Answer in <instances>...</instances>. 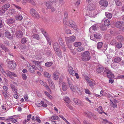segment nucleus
Returning a JSON list of instances; mask_svg holds the SVG:
<instances>
[{
    "label": "nucleus",
    "instance_id": "f257e3e1",
    "mask_svg": "<svg viewBox=\"0 0 124 124\" xmlns=\"http://www.w3.org/2000/svg\"><path fill=\"white\" fill-rule=\"evenodd\" d=\"M81 59L83 61H86L90 60L91 56L88 51H85L81 54Z\"/></svg>",
    "mask_w": 124,
    "mask_h": 124
},
{
    "label": "nucleus",
    "instance_id": "f03ea898",
    "mask_svg": "<svg viewBox=\"0 0 124 124\" xmlns=\"http://www.w3.org/2000/svg\"><path fill=\"white\" fill-rule=\"evenodd\" d=\"M6 62L8 64V66L10 69H14L16 68V65L15 62L10 61L9 60H7Z\"/></svg>",
    "mask_w": 124,
    "mask_h": 124
},
{
    "label": "nucleus",
    "instance_id": "7ed1b4c3",
    "mask_svg": "<svg viewBox=\"0 0 124 124\" xmlns=\"http://www.w3.org/2000/svg\"><path fill=\"white\" fill-rule=\"evenodd\" d=\"M30 12L31 14L34 18L38 19L39 17V16L38 13L34 9L31 8L30 10Z\"/></svg>",
    "mask_w": 124,
    "mask_h": 124
},
{
    "label": "nucleus",
    "instance_id": "20e7f679",
    "mask_svg": "<svg viewBox=\"0 0 124 124\" xmlns=\"http://www.w3.org/2000/svg\"><path fill=\"white\" fill-rule=\"evenodd\" d=\"M2 73L4 74H6L11 79H13V78L12 77V76H13L15 77H17L16 74H15L14 73L11 72L10 71L8 70H7L5 71H3V72H2Z\"/></svg>",
    "mask_w": 124,
    "mask_h": 124
},
{
    "label": "nucleus",
    "instance_id": "39448f33",
    "mask_svg": "<svg viewBox=\"0 0 124 124\" xmlns=\"http://www.w3.org/2000/svg\"><path fill=\"white\" fill-rule=\"evenodd\" d=\"M104 73L107 74V76L109 78H112L114 77L113 74L107 68H105Z\"/></svg>",
    "mask_w": 124,
    "mask_h": 124
},
{
    "label": "nucleus",
    "instance_id": "423d86ee",
    "mask_svg": "<svg viewBox=\"0 0 124 124\" xmlns=\"http://www.w3.org/2000/svg\"><path fill=\"white\" fill-rule=\"evenodd\" d=\"M99 4L101 7H106L108 5V2L106 0H100L99 2Z\"/></svg>",
    "mask_w": 124,
    "mask_h": 124
},
{
    "label": "nucleus",
    "instance_id": "0eeeda50",
    "mask_svg": "<svg viewBox=\"0 0 124 124\" xmlns=\"http://www.w3.org/2000/svg\"><path fill=\"white\" fill-rule=\"evenodd\" d=\"M66 24L69 26L75 29L76 28V25L74 22L71 20H69L67 22Z\"/></svg>",
    "mask_w": 124,
    "mask_h": 124
},
{
    "label": "nucleus",
    "instance_id": "6e6552de",
    "mask_svg": "<svg viewBox=\"0 0 124 124\" xmlns=\"http://www.w3.org/2000/svg\"><path fill=\"white\" fill-rule=\"evenodd\" d=\"M75 39V37L74 36H72L70 37L66 38V41L67 44L69 43L73 42Z\"/></svg>",
    "mask_w": 124,
    "mask_h": 124
},
{
    "label": "nucleus",
    "instance_id": "1a4fd4ad",
    "mask_svg": "<svg viewBox=\"0 0 124 124\" xmlns=\"http://www.w3.org/2000/svg\"><path fill=\"white\" fill-rule=\"evenodd\" d=\"M124 25V23L121 21H118L115 23V26L117 28H119Z\"/></svg>",
    "mask_w": 124,
    "mask_h": 124
},
{
    "label": "nucleus",
    "instance_id": "9d476101",
    "mask_svg": "<svg viewBox=\"0 0 124 124\" xmlns=\"http://www.w3.org/2000/svg\"><path fill=\"white\" fill-rule=\"evenodd\" d=\"M96 4H95L91 3L89 5H88L87 9L90 10H91L94 9L96 7Z\"/></svg>",
    "mask_w": 124,
    "mask_h": 124
},
{
    "label": "nucleus",
    "instance_id": "9b49d317",
    "mask_svg": "<svg viewBox=\"0 0 124 124\" xmlns=\"http://www.w3.org/2000/svg\"><path fill=\"white\" fill-rule=\"evenodd\" d=\"M59 71L56 70L53 74V77L54 79L55 80H57L59 77Z\"/></svg>",
    "mask_w": 124,
    "mask_h": 124
},
{
    "label": "nucleus",
    "instance_id": "f8f14e48",
    "mask_svg": "<svg viewBox=\"0 0 124 124\" xmlns=\"http://www.w3.org/2000/svg\"><path fill=\"white\" fill-rule=\"evenodd\" d=\"M23 33L22 32L20 31H18L16 34V37L18 39H20L22 37Z\"/></svg>",
    "mask_w": 124,
    "mask_h": 124
},
{
    "label": "nucleus",
    "instance_id": "ddd939ff",
    "mask_svg": "<svg viewBox=\"0 0 124 124\" xmlns=\"http://www.w3.org/2000/svg\"><path fill=\"white\" fill-rule=\"evenodd\" d=\"M68 70L70 74L74 76V71L73 68L71 66L69 65L68 66Z\"/></svg>",
    "mask_w": 124,
    "mask_h": 124
},
{
    "label": "nucleus",
    "instance_id": "4468645a",
    "mask_svg": "<svg viewBox=\"0 0 124 124\" xmlns=\"http://www.w3.org/2000/svg\"><path fill=\"white\" fill-rule=\"evenodd\" d=\"M104 70L103 67L100 65H99L96 68V71L98 73H101Z\"/></svg>",
    "mask_w": 124,
    "mask_h": 124
},
{
    "label": "nucleus",
    "instance_id": "2eb2a0df",
    "mask_svg": "<svg viewBox=\"0 0 124 124\" xmlns=\"http://www.w3.org/2000/svg\"><path fill=\"white\" fill-rule=\"evenodd\" d=\"M59 42L60 44L62 46L64 51H65L66 49L64 44V43L62 41V39L61 38H59Z\"/></svg>",
    "mask_w": 124,
    "mask_h": 124
},
{
    "label": "nucleus",
    "instance_id": "dca6fc26",
    "mask_svg": "<svg viewBox=\"0 0 124 124\" xmlns=\"http://www.w3.org/2000/svg\"><path fill=\"white\" fill-rule=\"evenodd\" d=\"M5 35L6 37L10 39H13V36L11 35L9 32L6 31L5 33Z\"/></svg>",
    "mask_w": 124,
    "mask_h": 124
},
{
    "label": "nucleus",
    "instance_id": "f3484780",
    "mask_svg": "<svg viewBox=\"0 0 124 124\" xmlns=\"http://www.w3.org/2000/svg\"><path fill=\"white\" fill-rule=\"evenodd\" d=\"M32 67H33V68L32 69H34L36 70H38L40 71H42L43 70L42 68L41 67L39 64L38 65H37V66L33 65L32 66Z\"/></svg>",
    "mask_w": 124,
    "mask_h": 124
},
{
    "label": "nucleus",
    "instance_id": "a211bd4d",
    "mask_svg": "<svg viewBox=\"0 0 124 124\" xmlns=\"http://www.w3.org/2000/svg\"><path fill=\"white\" fill-rule=\"evenodd\" d=\"M102 22H104V25L105 26H109L110 23L109 20L108 19L104 20L103 19L102 20Z\"/></svg>",
    "mask_w": 124,
    "mask_h": 124
},
{
    "label": "nucleus",
    "instance_id": "6ab92c4d",
    "mask_svg": "<svg viewBox=\"0 0 124 124\" xmlns=\"http://www.w3.org/2000/svg\"><path fill=\"white\" fill-rule=\"evenodd\" d=\"M62 89L64 91H66L67 89V84L65 82H63L62 83Z\"/></svg>",
    "mask_w": 124,
    "mask_h": 124
},
{
    "label": "nucleus",
    "instance_id": "aec40b11",
    "mask_svg": "<svg viewBox=\"0 0 124 124\" xmlns=\"http://www.w3.org/2000/svg\"><path fill=\"white\" fill-rule=\"evenodd\" d=\"M15 20L14 19L10 18L8 19L7 21V23L8 24H12L14 23Z\"/></svg>",
    "mask_w": 124,
    "mask_h": 124
},
{
    "label": "nucleus",
    "instance_id": "412c9836",
    "mask_svg": "<svg viewBox=\"0 0 124 124\" xmlns=\"http://www.w3.org/2000/svg\"><path fill=\"white\" fill-rule=\"evenodd\" d=\"M73 101L75 103L78 105H80L81 103V101L76 98L73 99Z\"/></svg>",
    "mask_w": 124,
    "mask_h": 124
},
{
    "label": "nucleus",
    "instance_id": "4be33fe9",
    "mask_svg": "<svg viewBox=\"0 0 124 124\" xmlns=\"http://www.w3.org/2000/svg\"><path fill=\"white\" fill-rule=\"evenodd\" d=\"M41 30L42 32V33L43 34L45 37H46L47 40L48 41L49 38L48 37L46 33V31H44V30L43 29H41Z\"/></svg>",
    "mask_w": 124,
    "mask_h": 124
},
{
    "label": "nucleus",
    "instance_id": "5701e85b",
    "mask_svg": "<svg viewBox=\"0 0 124 124\" xmlns=\"http://www.w3.org/2000/svg\"><path fill=\"white\" fill-rule=\"evenodd\" d=\"M105 15L107 18L108 19H110L112 17V15L111 13L108 12H106Z\"/></svg>",
    "mask_w": 124,
    "mask_h": 124
},
{
    "label": "nucleus",
    "instance_id": "b1692460",
    "mask_svg": "<svg viewBox=\"0 0 124 124\" xmlns=\"http://www.w3.org/2000/svg\"><path fill=\"white\" fill-rule=\"evenodd\" d=\"M59 119V118L57 116L55 115H53L50 119L51 120H57Z\"/></svg>",
    "mask_w": 124,
    "mask_h": 124
},
{
    "label": "nucleus",
    "instance_id": "393cba45",
    "mask_svg": "<svg viewBox=\"0 0 124 124\" xmlns=\"http://www.w3.org/2000/svg\"><path fill=\"white\" fill-rule=\"evenodd\" d=\"M94 37L97 39H100L101 38V35L99 33H95L94 35Z\"/></svg>",
    "mask_w": 124,
    "mask_h": 124
},
{
    "label": "nucleus",
    "instance_id": "a878e982",
    "mask_svg": "<svg viewBox=\"0 0 124 124\" xmlns=\"http://www.w3.org/2000/svg\"><path fill=\"white\" fill-rule=\"evenodd\" d=\"M122 60V58L119 57H118L115 58L114 60V62H116L118 63L120 62Z\"/></svg>",
    "mask_w": 124,
    "mask_h": 124
},
{
    "label": "nucleus",
    "instance_id": "bb28decb",
    "mask_svg": "<svg viewBox=\"0 0 124 124\" xmlns=\"http://www.w3.org/2000/svg\"><path fill=\"white\" fill-rule=\"evenodd\" d=\"M10 7V4H6L3 6L2 8L3 9H5V10H7Z\"/></svg>",
    "mask_w": 124,
    "mask_h": 124
},
{
    "label": "nucleus",
    "instance_id": "cd10ccee",
    "mask_svg": "<svg viewBox=\"0 0 124 124\" xmlns=\"http://www.w3.org/2000/svg\"><path fill=\"white\" fill-rule=\"evenodd\" d=\"M68 84L70 89L73 92H75V91L76 89L75 88H74V86L72 83H71L69 84Z\"/></svg>",
    "mask_w": 124,
    "mask_h": 124
},
{
    "label": "nucleus",
    "instance_id": "c85d7f7f",
    "mask_svg": "<svg viewBox=\"0 0 124 124\" xmlns=\"http://www.w3.org/2000/svg\"><path fill=\"white\" fill-rule=\"evenodd\" d=\"M46 3L47 8H50L51 7L52 3L51 1L47 2H46Z\"/></svg>",
    "mask_w": 124,
    "mask_h": 124
},
{
    "label": "nucleus",
    "instance_id": "c756f323",
    "mask_svg": "<svg viewBox=\"0 0 124 124\" xmlns=\"http://www.w3.org/2000/svg\"><path fill=\"white\" fill-rule=\"evenodd\" d=\"M84 48L82 46H79L77 48V51L78 52H81L84 51Z\"/></svg>",
    "mask_w": 124,
    "mask_h": 124
},
{
    "label": "nucleus",
    "instance_id": "7c9ffc66",
    "mask_svg": "<svg viewBox=\"0 0 124 124\" xmlns=\"http://www.w3.org/2000/svg\"><path fill=\"white\" fill-rule=\"evenodd\" d=\"M15 18L16 20H18L21 21L23 17L21 15H18L16 16Z\"/></svg>",
    "mask_w": 124,
    "mask_h": 124
},
{
    "label": "nucleus",
    "instance_id": "2f4dec72",
    "mask_svg": "<svg viewBox=\"0 0 124 124\" xmlns=\"http://www.w3.org/2000/svg\"><path fill=\"white\" fill-rule=\"evenodd\" d=\"M103 43L102 42H99L97 44V48L98 49L101 48L102 45Z\"/></svg>",
    "mask_w": 124,
    "mask_h": 124
},
{
    "label": "nucleus",
    "instance_id": "473e14b6",
    "mask_svg": "<svg viewBox=\"0 0 124 124\" xmlns=\"http://www.w3.org/2000/svg\"><path fill=\"white\" fill-rule=\"evenodd\" d=\"M64 101L66 103H69L70 102V100L69 98L67 96H65L64 98Z\"/></svg>",
    "mask_w": 124,
    "mask_h": 124
},
{
    "label": "nucleus",
    "instance_id": "72a5a7b5",
    "mask_svg": "<svg viewBox=\"0 0 124 124\" xmlns=\"http://www.w3.org/2000/svg\"><path fill=\"white\" fill-rule=\"evenodd\" d=\"M44 76L46 77L49 78L51 77V75L45 71L44 72Z\"/></svg>",
    "mask_w": 124,
    "mask_h": 124
},
{
    "label": "nucleus",
    "instance_id": "f704fd0d",
    "mask_svg": "<svg viewBox=\"0 0 124 124\" xmlns=\"http://www.w3.org/2000/svg\"><path fill=\"white\" fill-rule=\"evenodd\" d=\"M74 46L76 47H78V46H80L82 45V43L81 42H75L73 43Z\"/></svg>",
    "mask_w": 124,
    "mask_h": 124
},
{
    "label": "nucleus",
    "instance_id": "c9c22d12",
    "mask_svg": "<svg viewBox=\"0 0 124 124\" xmlns=\"http://www.w3.org/2000/svg\"><path fill=\"white\" fill-rule=\"evenodd\" d=\"M11 87L12 89L13 90V92H15L16 93H17V89H16L15 85L12 84L11 85Z\"/></svg>",
    "mask_w": 124,
    "mask_h": 124
},
{
    "label": "nucleus",
    "instance_id": "e433bc0d",
    "mask_svg": "<svg viewBox=\"0 0 124 124\" xmlns=\"http://www.w3.org/2000/svg\"><path fill=\"white\" fill-rule=\"evenodd\" d=\"M68 14L67 12H65L64 14V18L63 19V23H66V18L68 17Z\"/></svg>",
    "mask_w": 124,
    "mask_h": 124
},
{
    "label": "nucleus",
    "instance_id": "4c0bfd02",
    "mask_svg": "<svg viewBox=\"0 0 124 124\" xmlns=\"http://www.w3.org/2000/svg\"><path fill=\"white\" fill-rule=\"evenodd\" d=\"M116 47L118 48H120L122 47V45L120 42H119L116 44Z\"/></svg>",
    "mask_w": 124,
    "mask_h": 124
},
{
    "label": "nucleus",
    "instance_id": "58836bf2",
    "mask_svg": "<svg viewBox=\"0 0 124 124\" xmlns=\"http://www.w3.org/2000/svg\"><path fill=\"white\" fill-rule=\"evenodd\" d=\"M33 38L37 40H39V35L38 34H34L32 36Z\"/></svg>",
    "mask_w": 124,
    "mask_h": 124
},
{
    "label": "nucleus",
    "instance_id": "ea45409f",
    "mask_svg": "<svg viewBox=\"0 0 124 124\" xmlns=\"http://www.w3.org/2000/svg\"><path fill=\"white\" fill-rule=\"evenodd\" d=\"M100 29L102 31H104L107 29L106 27L103 24H101L100 25Z\"/></svg>",
    "mask_w": 124,
    "mask_h": 124
},
{
    "label": "nucleus",
    "instance_id": "a19ab883",
    "mask_svg": "<svg viewBox=\"0 0 124 124\" xmlns=\"http://www.w3.org/2000/svg\"><path fill=\"white\" fill-rule=\"evenodd\" d=\"M53 64V63L51 62H47L45 63V66L47 67H50Z\"/></svg>",
    "mask_w": 124,
    "mask_h": 124
},
{
    "label": "nucleus",
    "instance_id": "79ce46f5",
    "mask_svg": "<svg viewBox=\"0 0 124 124\" xmlns=\"http://www.w3.org/2000/svg\"><path fill=\"white\" fill-rule=\"evenodd\" d=\"M24 1L26 2H28L34 5H35V3L33 0H24Z\"/></svg>",
    "mask_w": 124,
    "mask_h": 124
},
{
    "label": "nucleus",
    "instance_id": "37998d69",
    "mask_svg": "<svg viewBox=\"0 0 124 124\" xmlns=\"http://www.w3.org/2000/svg\"><path fill=\"white\" fill-rule=\"evenodd\" d=\"M116 5L118 6H120L121 5V3L119 0H115Z\"/></svg>",
    "mask_w": 124,
    "mask_h": 124
},
{
    "label": "nucleus",
    "instance_id": "c03bdc74",
    "mask_svg": "<svg viewBox=\"0 0 124 124\" xmlns=\"http://www.w3.org/2000/svg\"><path fill=\"white\" fill-rule=\"evenodd\" d=\"M27 38H23L21 40V42L22 44H24L26 43L27 41Z\"/></svg>",
    "mask_w": 124,
    "mask_h": 124
},
{
    "label": "nucleus",
    "instance_id": "a18cd8bd",
    "mask_svg": "<svg viewBox=\"0 0 124 124\" xmlns=\"http://www.w3.org/2000/svg\"><path fill=\"white\" fill-rule=\"evenodd\" d=\"M53 47L54 49L56 48H59L60 47L58 44L57 43H55L54 44Z\"/></svg>",
    "mask_w": 124,
    "mask_h": 124
},
{
    "label": "nucleus",
    "instance_id": "49530a36",
    "mask_svg": "<svg viewBox=\"0 0 124 124\" xmlns=\"http://www.w3.org/2000/svg\"><path fill=\"white\" fill-rule=\"evenodd\" d=\"M116 38L118 40L121 41H122L124 39L123 37L121 35L117 36L116 37Z\"/></svg>",
    "mask_w": 124,
    "mask_h": 124
},
{
    "label": "nucleus",
    "instance_id": "de8ad7c7",
    "mask_svg": "<svg viewBox=\"0 0 124 124\" xmlns=\"http://www.w3.org/2000/svg\"><path fill=\"white\" fill-rule=\"evenodd\" d=\"M44 93L46 95L49 99H52L51 96L48 93L45 91H44Z\"/></svg>",
    "mask_w": 124,
    "mask_h": 124
},
{
    "label": "nucleus",
    "instance_id": "09e8293b",
    "mask_svg": "<svg viewBox=\"0 0 124 124\" xmlns=\"http://www.w3.org/2000/svg\"><path fill=\"white\" fill-rule=\"evenodd\" d=\"M33 67L32 66H30V67L29 68V71L30 72L32 73H34V72L33 69H32Z\"/></svg>",
    "mask_w": 124,
    "mask_h": 124
},
{
    "label": "nucleus",
    "instance_id": "8fccbe9b",
    "mask_svg": "<svg viewBox=\"0 0 124 124\" xmlns=\"http://www.w3.org/2000/svg\"><path fill=\"white\" fill-rule=\"evenodd\" d=\"M76 88H77V91L79 94L81 95L82 94V92L81 90H80L79 87L76 86Z\"/></svg>",
    "mask_w": 124,
    "mask_h": 124
},
{
    "label": "nucleus",
    "instance_id": "3c124183",
    "mask_svg": "<svg viewBox=\"0 0 124 124\" xmlns=\"http://www.w3.org/2000/svg\"><path fill=\"white\" fill-rule=\"evenodd\" d=\"M22 78L23 79L25 80L27 79V76L24 73H22Z\"/></svg>",
    "mask_w": 124,
    "mask_h": 124
},
{
    "label": "nucleus",
    "instance_id": "603ef678",
    "mask_svg": "<svg viewBox=\"0 0 124 124\" xmlns=\"http://www.w3.org/2000/svg\"><path fill=\"white\" fill-rule=\"evenodd\" d=\"M59 116L60 117L63 119L64 120L65 122L67 123V124H70L68 122V121H67L63 116H62L61 115H59Z\"/></svg>",
    "mask_w": 124,
    "mask_h": 124
},
{
    "label": "nucleus",
    "instance_id": "864d4df0",
    "mask_svg": "<svg viewBox=\"0 0 124 124\" xmlns=\"http://www.w3.org/2000/svg\"><path fill=\"white\" fill-rule=\"evenodd\" d=\"M54 49L56 54L57 53H58V52H59L60 51H61V50H60V47L58 48H56Z\"/></svg>",
    "mask_w": 124,
    "mask_h": 124
},
{
    "label": "nucleus",
    "instance_id": "5fc2aeb1",
    "mask_svg": "<svg viewBox=\"0 0 124 124\" xmlns=\"http://www.w3.org/2000/svg\"><path fill=\"white\" fill-rule=\"evenodd\" d=\"M56 54L60 58H61L62 56V54L61 51Z\"/></svg>",
    "mask_w": 124,
    "mask_h": 124
},
{
    "label": "nucleus",
    "instance_id": "6e6d98bb",
    "mask_svg": "<svg viewBox=\"0 0 124 124\" xmlns=\"http://www.w3.org/2000/svg\"><path fill=\"white\" fill-rule=\"evenodd\" d=\"M46 54L47 55H49L51 54V52L50 50L47 49L46 51Z\"/></svg>",
    "mask_w": 124,
    "mask_h": 124
},
{
    "label": "nucleus",
    "instance_id": "4d7b16f0",
    "mask_svg": "<svg viewBox=\"0 0 124 124\" xmlns=\"http://www.w3.org/2000/svg\"><path fill=\"white\" fill-rule=\"evenodd\" d=\"M116 40L115 39H114L112 40L110 42L111 44L113 45L116 44Z\"/></svg>",
    "mask_w": 124,
    "mask_h": 124
},
{
    "label": "nucleus",
    "instance_id": "13d9d810",
    "mask_svg": "<svg viewBox=\"0 0 124 124\" xmlns=\"http://www.w3.org/2000/svg\"><path fill=\"white\" fill-rule=\"evenodd\" d=\"M4 43L6 46H8L9 45L8 41L7 40H5L4 42Z\"/></svg>",
    "mask_w": 124,
    "mask_h": 124
},
{
    "label": "nucleus",
    "instance_id": "bf43d9fd",
    "mask_svg": "<svg viewBox=\"0 0 124 124\" xmlns=\"http://www.w3.org/2000/svg\"><path fill=\"white\" fill-rule=\"evenodd\" d=\"M41 104L42 105V106L43 107H46L47 106V104L46 103L44 104V102L43 101H41Z\"/></svg>",
    "mask_w": 124,
    "mask_h": 124
},
{
    "label": "nucleus",
    "instance_id": "052dcab7",
    "mask_svg": "<svg viewBox=\"0 0 124 124\" xmlns=\"http://www.w3.org/2000/svg\"><path fill=\"white\" fill-rule=\"evenodd\" d=\"M26 47V46L25 45H21L20 46V48L21 49L23 50L25 49Z\"/></svg>",
    "mask_w": 124,
    "mask_h": 124
},
{
    "label": "nucleus",
    "instance_id": "680f3d73",
    "mask_svg": "<svg viewBox=\"0 0 124 124\" xmlns=\"http://www.w3.org/2000/svg\"><path fill=\"white\" fill-rule=\"evenodd\" d=\"M3 88L5 92H7L8 90V87L5 86H3Z\"/></svg>",
    "mask_w": 124,
    "mask_h": 124
},
{
    "label": "nucleus",
    "instance_id": "e2e57ef3",
    "mask_svg": "<svg viewBox=\"0 0 124 124\" xmlns=\"http://www.w3.org/2000/svg\"><path fill=\"white\" fill-rule=\"evenodd\" d=\"M92 28L94 31L96 30V29L97 28V25L96 24H94L93 25L92 27Z\"/></svg>",
    "mask_w": 124,
    "mask_h": 124
},
{
    "label": "nucleus",
    "instance_id": "0e129e2a",
    "mask_svg": "<svg viewBox=\"0 0 124 124\" xmlns=\"http://www.w3.org/2000/svg\"><path fill=\"white\" fill-rule=\"evenodd\" d=\"M40 83L41 85H43V86L46 85V82H44L42 80L40 81Z\"/></svg>",
    "mask_w": 124,
    "mask_h": 124
},
{
    "label": "nucleus",
    "instance_id": "69168bd1",
    "mask_svg": "<svg viewBox=\"0 0 124 124\" xmlns=\"http://www.w3.org/2000/svg\"><path fill=\"white\" fill-rule=\"evenodd\" d=\"M33 62L35 64V66H37V65H38L39 63V62L36 61H33Z\"/></svg>",
    "mask_w": 124,
    "mask_h": 124
},
{
    "label": "nucleus",
    "instance_id": "338daca9",
    "mask_svg": "<svg viewBox=\"0 0 124 124\" xmlns=\"http://www.w3.org/2000/svg\"><path fill=\"white\" fill-rule=\"evenodd\" d=\"M112 107L114 108H117V104L114 103H113L112 104Z\"/></svg>",
    "mask_w": 124,
    "mask_h": 124
},
{
    "label": "nucleus",
    "instance_id": "774afa93",
    "mask_svg": "<svg viewBox=\"0 0 124 124\" xmlns=\"http://www.w3.org/2000/svg\"><path fill=\"white\" fill-rule=\"evenodd\" d=\"M102 120H103L102 122L105 124H106L109 121L107 119H102Z\"/></svg>",
    "mask_w": 124,
    "mask_h": 124
}]
</instances>
